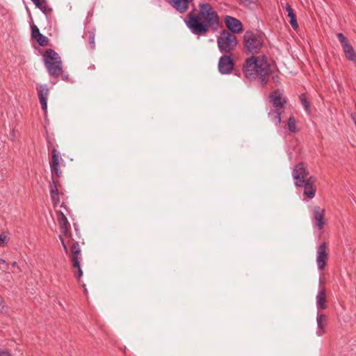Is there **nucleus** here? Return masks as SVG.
<instances>
[{"label": "nucleus", "mask_w": 356, "mask_h": 356, "mask_svg": "<svg viewBox=\"0 0 356 356\" xmlns=\"http://www.w3.org/2000/svg\"><path fill=\"white\" fill-rule=\"evenodd\" d=\"M56 212L59 228L62 233L61 235H59V239L60 240L66 254L69 256L74 276L79 280L83 275L80 265L82 260L80 245L79 243L75 241L72 238L70 232V224L63 211L61 209H56Z\"/></svg>", "instance_id": "obj_1"}, {"label": "nucleus", "mask_w": 356, "mask_h": 356, "mask_svg": "<svg viewBox=\"0 0 356 356\" xmlns=\"http://www.w3.org/2000/svg\"><path fill=\"white\" fill-rule=\"evenodd\" d=\"M184 22L193 34L204 35L210 28H218L219 17L209 3H201L199 4V10L193 9L191 11Z\"/></svg>", "instance_id": "obj_2"}, {"label": "nucleus", "mask_w": 356, "mask_h": 356, "mask_svg": "<svg viewBox=\"0 0 356 356\" xmlns=\"http://www.w3.org/2000/svg\"><path fill=\"white\" fill-rule=\"evenodd\" d=\"M243 73L246 78L254 79L259 77L261 84L265 85L273 72L272 66L265 56H252L243 65Z\"/></svg>", "instance_id": "obj_3"}, {"label": "nucleus", "mask_w": 356, "mask_h": 356, "mask_svg": "<svg viewBox=\"0 0 356 356\" xmlns=\"http://www.w3.org/2000/svg\"><path fill=\"white\" fill-rule=\"evenodd\" d=\"M44 61L49 74L58 77L63 72L60 57L53 49H47L44 54Z\"/></svg>", "instance_id": "obj_4"}, {"label": "nucleus", "mask_w": 356, "mask_h": 356, "mask_svg": "<svg viewBox=\"0 0 356 356\" xmlns=\"http://www.w3.org/2000/svg\"><path fill=\"white\" fill-rule=\"evenodd\" d=\"M264 35L257 31H248L243 35L245 49L249 53H258L263 46Z\"/></svg>", "instance_id": "obj_5"}, {"label": "nucleus", "mask_w": 356, "mask_h": 356, "mask_svg": "<svg viewBox=\"0 0 356 356\" xmlns=\"http://www.w3.org/2000/svg\"><path fill=\"white\" fill-rule=\"evenodd\" d=\"M218 47L221 53L229 54L236 49V36L228 31H222L217 39Z\"/></svg>", "instance_id": "obj_6"}, {"label": "nucleus", "mask_w": 356, "mask_h": 356, "mask_svg": "<svg viewBox=\"0 0 356 356\" xmlns=\"http://www.w3.org/2000/svg\"><path fill=\"white\" fill-rule=\"evenodd\" d=\"M329 259V248L327 243L323 242L316 250V264L319 270H323Z\"/></svg>", "instance_id": "obj_7"}, {"label": "nucleus", "mask_w": 356, "mask_h": 356, "mask_svg": "<svg viewBox=\"0 0 356 356\" xmlns=\"http://www.w3.org/2000/svg\"><path fill=\"white\" fill-rule=\"evenodd\" d=\"M60 162H63L60 154L56 147H53L51 149V159L49 161V165L52 176H56L58 178L62 175V172L59 168Z\"/></svg>", "instance_id": "obj_8"}, {"label": "nucleus", "mask_w": 356, "mask_h": 356, "mask_svg": "<svg viewBox=\"0 0 356 356\" xmlns=\"http://www.w3.org/2000/svg\"><path fill=\"white\" fill-rule=\"evenodd\" d=\"M337 36L341 44L346 58L356 64V53L348 40L341 33H337Z\"/></svg>", "instance_id": "obj_9"}, {"label": "nucleus", "mask_w": 356, "mask_h": 356, "mask_svg": "<svg viewBox=\"0 0 356 356\" xmlns=\"http://www.w3.org/2000/svg\"><path fill=\"white\" fill-rule=\"evenodd\" d=\"M309 172L304 163H299L295 165L292 172V176L295 180V185H301L307 179Z\"/></svg>", "instance_id": "obj_10"}, {"label": "nucleus", "mask_w": 356, "mask_h": 356, "mask_svg": "<svg viewBox=\"0 0 356 356\" xmlns=\"http://www.w3.org/2000/svg\"><path fill=\"white\" fill-rule=\"evenodd\" d=\"M325 210L318 206H315L313 208V218L312 222L315 227L318 229H322L326 224L325 219Z\"/></svg>", "instance_id": "obj_11"}, {"label": "nucleus", "mask_w": 356, "mask_h": 356, "mask_svg": "<svg viewBox=\"0 0 356 356\" xmlns=\"http://www.w3.org/2000/svg\"><path fill=\"white\" fill-rule=\"evenodd\" d=\"M316 181V178L311 176L306 181H303L301 185H297L296 186L304 187V195L309 199H312L314 197L316 191L315 186Z\"/></svg>", "instance_id": "obj_12"}, {"label": "nucleus", "mask_w": 356, "mask_h": 356, "mask_svg": "<svg viewBox=\"0 0 356 356\" xmlns=\"http://www.w3.org/2000/svg\"><path fill=\"white\" fill-rule=\"evenodd\" d=\"M226 27L230 31V33H239L243 31L242 23L236 18L231 16H226L225 18Z\"/></svg>", "instance_id": "obj_13"}, {"label": "nucleus", "mask_w": 356, "mask_h": 356, "mask_svg": "<svg viewBox=\"0 0 356 356\" xmlns=\"http://www.w3.org/2000/svg\"><path fill=\"white\" fill-rule=\"evenodd\" d=\"M174 9L180 14H184L189 9L190 4L194 0H165Z\"/></svg>", "instance_id": "obj_14"}, {"label": "nucleus", "mask_w": 356, "mask_h": 356, "mask_svg": "<svg viewBox=\"0 0 356 356\" xmlns=\"http://www.w3.org/2000/svg\"><path fill=\"white\" fill-rule=\"evenodd\" d=\"M234 67V62L231 57L224 55L220 57L218 62V70L221 74H229L232 72Z\"/></svg>", "instance_id": "obj_15"}, {"label": "nucleus", "mask_w": 356, "mask_h": 356, "mask_svg": "<svg viewBox=\"0 0 356 356\" xmlns=\"http://www.w3.org/2000/svg\"><path fill=\"white\" fill-rule=\"evenodd\" d=\"M37 90L41 108L46 112L47 109V98L49 92V88L47 85H38Z\"/></svg>", "instance_id": "obj_16"}, {"label": "nucleus", "mask_w": 356, "mask_h": 356, "mask_svg": "<svg viewBox=\"0 0 356 356\" xmlns=\"http://www.w3.org/2000/svg\"><path fill=\"white\" fill-rule=\"evenodd\" d=\"M270 101L277 109L282 108L286 102L282 92L280 90H275L270 94Z\"/></svg>", "instance_id": "obj_17"}, {"label": "nucleus", "mask_w": 356, "mask_h": 356, "mask_svg": "<svg viewBox=\"0 0 356 356\" xmlns=\"http://www.w3.org/2000/svg\"><path fill=\"white\" fill-rule=\"evenodd\" d=\"M316 307L318 309H325L327 308L326 292L321 280L320 281V289L316 296Z\"/></svg>", "instance_id": "obj_18"}, {"label": "nucleus", "mask_w": 356, "mask_h": 356, "mask_svg": "<svg viewBox=\"0 0 356 356\" xmlns=\"http://www.w3.org/2000/svg\"><path fill=\"white\" fill-rule=\"evenodd\" d=\"M31 36L40 46L44 47L48 44V38L40 33L39 29L35 24L31 26Z\"/></svg>", "instance_id": "obj_19"}, {"label": "nucleus", "mask_w": 356, "mask_h": 356, "mask_svg": "<svg viewBox=\"0 0 356 356\" xmlns=\"http://www.w3.org/2000/svg\"><path fill=\"white\" fill-rule=\"evenodd\" d=\"M317 331L316 334L321 337L325 332V326L327 325V316L321 313L317 314Z\"/></svg>", "instance_id": "obj_20"}, {"label": "nucleus", "mask_w": 356, "mask_h": 356, "mask_svg": "<svg viewBox=\"0 0 356 356\" xmlns=\"http://www.w3.org/2000/svg\"><path fill=\"white\" fill-rule=\"evenodd\" d=\"M286 11L287 12V16L290 18V24L294 30H296L298 27V24L296 20V15L289 4H286Z\"/></svg>", "instance_id": "obj_21"}, {"label": "nucleus", "mask_w": 356, "mask_h": 356, "mask_svg": "<svg viewBox=\"0 0 356 356\" xmlns=\"http://www.w3.org/2000/svg\"><path fill=\"white\" fill-rule=\"evenodd\" d=\"M280 109H272L268 112V118L270 119L272 122L275 123V125H279L281 122V117H280Z\"/></svg>", "instance_id": "obj_22"}, {"label": "nucleus", "mask_w": 356, "mask_h": 356, "mask_svg": "<svg viewBox=\"0 0 356 356\" xmlns=\"http://www.w3.org/2000/svg\"><path fill=\"white\" fill-rule=\"evenodd\" d=\"M51 195V199L52 201V204L54 207L56 209H60L61 208H63L64 209L67 210V208L64 203L60 204V193H56L52 194Z\"/></svg>", "instance_id": "obj_23"}, {"label": "nucleus", "mask_w": 356, "mask_h": 356, "mask_svg": "<svg viewBox=\"0 0 356 356\" xmlns=\"http://www.w3.org/2000/svg\"><path fill=\"white\" fill-rule=\"evenodd\" d=\"M34 4L43 12H45L47 8V3L46 0H31Z\"/></svg>", "instance_id": "obj_24"}, {"label": "nucleus", "mask_w": 356, "mask_h": 356, "mask_svg": "<svg viewBox=\"0 0 356 356\" xmlns=\"http://www.w3.org/2000/svg\"><path fill=\"white\" fill-rule=\"evenodd\" d=\"M300 99L301 104L304 107L305 110L307 113H310V105H309V103L308 102V101L307 100L305 95H302L300 97Z\"/></svg>", "instance_id": "obj_25"}, {"label": "nucleus", "mask_w": 356, "mask_h": 356, "mask_svg": "<svg viewBox=\"0 0 356 356\" xmlns=\"http://www.w3.org/2000/svg\"><path fill=\"white\" fill-rule=\"evenodd\" d=\"M57 181L55 180L54 176H52V183L50 184V195L59 193L58 189L57 188Z\"/></svg>", "instance_id": "obj_26"}, {"label": "nucleus", "mask_w": 356, "mask_h": 356, "mask_svg": "<svg viewBox=\"0 0 356 356\" xmlns=\"http://www.w3.org/2000/svg\"><path fill=\"white\" fill-rule=\"evenodd\" d=\"M288 128L290 131H296V122L293 117H290L288 120Z\"/></svg>", "instance_id": "obj_27"}, {"label": "nucleus", "mask_w": 356, "mask_h": 356, "mask_svg": "<svg viewBox=\"0 0 356 356\" xmlns=\"http://www.w3.org/2000/svg\"><path fill=\"white\" fill-rule=\"evenodd\" d=\"M87 34L88 35V41H89L90 45V48L95 49V42L94 32H88Z\"/></svg>", "instance_id": "obj_28"}, {"label": "nucleus", "mask_w": 356, "mask_h": 356, "mask_svg": "<svg viewBox=\"0 0 356 356\" xmlns=\"http://www.w3.org/2000/svg\"><path fill=\"white\" fill-rule=\"evenodd\" d=\"M0 264H3V266H0V273H5L8 271V265L6 263V261L3 259H0Z\"/></svg>", "instance_id": "obj_29"}, {"label": "nucleus", "mask_w": 356, "mask_h": 356, "mask_svg": "<svg viewBox=\"0 0 356 356\" xmlns=\"http://www.w3.org/2000/svg\"><path fill=\"white\" fill-rule=\"evenodd\" d=\"M241 3L245 6H250L251 3H254L255 0H238Z\"/></svg>", "instance_id": "obj_30"}, {"label": "nucleus", "mask_w": 356, "mask_h": 356, "mask_svg": "<svg viewBox=\"0 0 356 356\" xmlns=\"http://www.w3.org/2000/svg\"><path fill=\"white\" fill-rule=\"evenodd\" d=\"M6 244V237L3 234L0 235V246H4Z\"/></svg>", "instance_id": "obj_31"}, {"label": "nucleus", "mask_w": 356, "mask_h": 356, "mask_svg": "<svg viewBox=\"0 0 356 356\" xmlns=\"http://www.w3.org/2000/svg\"><path fill=\"white\" fill-rule=\"evenodd\" d=\"M0 356H12L11 354L6 350L0 348Z\"/></svg>", "instance_id": "obj_32"}, {"label": "nucleus", "mask_w": 356, "mask_h": 356, "mask_svg": "<svg viewBox=\"0 0 356 356\" xmlns=\"http://www.w3.org/2000/svg\"><path fill=\"white\" fill-rule=\"evenodd\" d=\"M11 265H12L13 267L17 268V272H21L22 271L16 261L13 262Z\"/></svg>", "instance_id": "obj_33"}, {"label": "nucleus", "mask_w": 356, "mask_h": 356, "mask_svg": "<svg viewBox=\"0 0 356 356\" xmlns=\"http://www.w3.org/2000/svg\"><path fill=\"white\" fill-rule=\"evenodd\" d=\"M3 301L0 298V312H1L3 310Z\"/></svg>", "instance_id": "obj_34"}, {"label": "nucleus", "mask_w": 356, "mask_h": 356, "mask_svg": "<svg viewBox=\"0 0 356 356\" xmlns=\"http://www.w3.org/2000/svg\"><path fill=\"white\" fill-rule=\"evenodd\" d=\"M273 79L274 80L275 82L277 83L279 81V77L277 76H275L273 77Z\"/></svg>", "instance_id": "obj_35"}]
</instances>
